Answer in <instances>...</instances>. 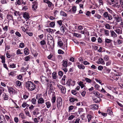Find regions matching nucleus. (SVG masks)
I'll list each match as a JSON object with an SVG mask.
<instances>
[{"instance_id": "obj_1", "label": "nucleus", "mask_w": 123, "mask_h": 123, "mask_svg": "<svg viewBox=\"0 0 123 123\" xmlns=\"http://www.w3.org/2000/svg\"><path fill=\"white\" fill-rule=\"evenodd\" d=\"M25 86L27 89L29 91H33L36 88L35 85L31 81H28L26 82Z\"/></svg>"}, {"instance_id": "obj_2", "label": "nucleus", "mask_w": 123, "mask_h": 123, "mask_svg": "<svg viewBox=\"0 0 123 123\" xmlns=\"http://www.w3.org/2000/svg\"><path fill=\"white\" fill-rule=\"evenodd\" d=\"M56 102V106L57 109L58 110L60 109L62 103V100L61 97H59L57 98Z\"/></svg>"}, {"instance_id": "obj_3", "label": "nucleus", "mask_w": 123, "mask_h": 123, "mask_svg": "<svg viewBox=\"0 0 123 123\" xmlns=\"http://www.w3.org/2000/svg\"><path fill=\"white\" fill-rule=\"evenodd\" d=\"M41 80L43 83H46L47 85H48L49 84V83L51 82L49 81V79L46 77L42 76L41 77Z\"/></svg>"}, {"instance_id": "obj_4", "label": "nucleus", "mask_w": 123, "mask_h": 123, "mask_svg": "<svg viewBox=\"0 0 123 123\" xmlns=\"http://www.w3.org/2000/svg\"><path fill=\"white\" fill-rule=\"evenodd\" d=\"M103 16L105 18L109 21H111L113 19L112 16L110 14H109L107 12H105L103 14Z\"/></svg>"}, {"instance_id": "obj_5", "label": "nucleus", "mask_w": 123, "mask_h": 123, "mask_svg": "<svg viewBox=\"0 0 123 123\" xmlns=\"http://www.w3.org/2000/svg\"><path fill=\"white\" fill-rule=\"evenodd\" d=\"M75 81H73L71 79H69L67 81L66 84L69 86H74L75 85Z\"/></svg>"}, {"instance_id": "obj_6", "label": "nucleus", "mask_w": 123, "mask_h": 123, "mask_svg": "<svg viewBox=\"0 0 123 123\" xmlns=\"http://www.w3.org/2000/svg\"><path fill=\"white\" fill-rule=\"evenodd\" d=\"M92 99L93 101L96 103H99L101 101L100 98L97 96H93Z\"/></svg>"}, {"instance_id": "obj_7", "label": "nucleus", "mask_w": 123, "mask_h": 123, "mask_svg": "<svg viewBox=\"0 0 123 123\" xmlns=\"http://www.w3.org/2000/svg\"><path fill=\"white\" fill-rule=\"evenodd\" d=\"M114 18L116 20L117 22H118L122 21L121 18L119 17V16L117 14H114L113 15Z\"/></svg>"}, {"instance_id": "obj_8", "label": "nucleus", "mask_w": 123, "mask_h": 123, "mask_svg": "<svg viewBox=\"0 0 123 123\" xmlns=\"http://www.w3.org/2000/svg\"><path fill=\"white\" fill-rule=\"evenodd\" d=\"M8 90L10 94H15L16 93V90L11 86L8 87Z\"/></svg>"}, {"instance_id": "obj_9", "label": "nucleus", "mask_w": 123, "mask_h": 123, "mask_svg": "<svg viewBox=\"0 0 123 123\" xmlns=\"http://www.w3.org/2000/svg\"><path fill=\"white\" fill-rule=\"evenodd\" d=\"M68 60L67 59H64L62 61V66L63 67H67L68 65Z\"/></svg>"}, {"instance_id": "obj_10", "label": "nucleus", "mask_w": 123, "mask_h": 123, "mask_svg": "<svg viewBox=\"0 0 123 123\" xmlns=\"http://www.w3.org/2000/svg\"><path fill=\"white\" fill-rule=\"evenodd\" d=\"M89 107L92 110H95L98 108V106L97 105L94 104L90 105Z\"/></svg>"}, {"instance_id": "obj_11", "label": "nucleus", "mask_w": 123, "mask_h": 123, "mask_svg": "<svg viewBox=\"0 0 123 123\" xmlns=\"http://www.w3.org/2000/svg\"><path fill=\"white\" fill-rule=\"evenodd\" d=\"M23 16L26 20H28L30 18V16L29 13L26 12H23ZM27 21V20H26V21Z\"/></svg>"}, {"instance_id": "obj_12", "label": "nucleus", "mask_w": 123, "mask_h": 123, "mask_svg": "<svg viewBox=\"0 0 123 123\" xmlns=\"http://www.w3.org/2000/svg\"><path fill=\"white\" fill-rule=\"evenodd\" d=\"M111 70V69L105 67L104 69L103 73L106 74H108L110 73Z\"/></svg>"}, {"instance_id": "obj_13", "label": "nucleus", "mask_w": 123, "mask_h": 123, "mask_svg": "<svg viewBox=\"0 0 123 123\" xmlns=\"http://www.w3.org/2000/svg\"><path fill=\"white\" fill-rule=\"evenodd\" d=\"M49 43H50L49 44L50 47H54L55 45V43L54 41L52 38L50 39L49 40H48Z\"/></svg>"}, {"instance_id": "obj_14", "label": "nucleus", "mask_w": 123, "mask_h": 123, "mask_svg": "<svg viewBox=\"0 0 123 123\" xmlns=\"http://www.w3.org/2000/svg\"><path fill=\"white\" fill-rule=\"evenodd\" d=\"M66 28L65 26L63 24L62 26L60 28V31L61 32L63 33H64L65 30H66Z\"/></svg>"}, {"instance_id": "obj_15", "label": "nucleus", "mask_w": 123, "mask_h": 123, "mask_svg": "<svg viewBox=\"0 0 123 123\" xmlns=\"http://www.w3.org/2000/svg\"><path fill=\"white\" fill-rule=\"evenodd\" d=\"M37 103L38 104H42L44 103V99L42 98H40L38 99Z\"/></svg>"}, {"instance_id": "obj_16", "label": "nucleus", "mask_w": 123, "mask_h": 123, "mask_svg": "<svg viewBox=\"0 0 123 123\" xmlns=\"http://www.w3.org/2000/svg\"><path fill=\"white\" fill-rule=\"evenodd\" d=\"M110 32L111 33V36L113 37L114 38L116 37H117V35L115 33V32L112 30L110 31Z\"/></svg>"}, {"instance_id": "obj_17", "label": "nucleus", "mask_w": 123, "mask_h": 123, "mask_svg": "<svg viewBox=\"0 0 123 123\" xmlns=\"http://www.w3.org/2000/svg\"><path fill=\"white\" fill-rule=\"evenodd\" d=\"M87 117L88 119V122H89L92 119L94 118V116L90 114H88L87 116Z\"/></svg>"}, {"instance_id": "obj_18", "label": "nucleus", "mask_w": 123, "mask_h": 123, "mask_svg": "<svg viewBox=\"0 0 123 123\" xmlns=\"http://www.w3.org/2000/svg\"><path fill=\"white\" fill-rule=\"evenodd\" d=\"M32 113L33 115H38L40 113L39 112V109L38 108H35V110L33 111Z\"/></svg>"}, {"instance_id": "obj_19", "label": "nucleus", "mask_w": 123, "mask_h": 123, "mask_svg": "<svg viewBox=\"0 0 123 123\" xmlns=\"http://www.w3.org/2000/svg\"><path fill=\"white\" fill-rule=\"evenodd\" d=\"M105 96L109 99H111L113 98V96L107 93V92L105 93Z\"/></svg>"}, {"instance_id": "obj_20", "label": "nucleus", "mask_w": 123, "mask_h": 123, "mask_svg": "<svg viewBox=\"0 0 123 123\" xmlns=\"http://www.w3.org/2000/svg\"><path fill=\"white\" fill-rule=\"evenodd\" d=\"M5 56L4 55H0V58L1 60V62L2 63H4L5 62Z\"/></svg>"}, {"instance_id": "obj_21", "label": "nucleus", "mask_w": 123, "mask_h": 123, "mask_svg": "<svg viewBox=\"0 0 123 123\" xmlns=\"http://www.w3.org/2000/svg\"><path fill=\"white\" fill-rule=\"evenodd\" d=\"M17 3L18 5L23 4L24 5H25L26 4V2H24L23 0H18L17 2Z\"/></svg>"}, {"instance_id": "obj_22", "label": "nucleus", "mask_w": 123, "mask_h": 123, "mask_svg": "<svg viewBox=\"0 0 123 123\" xmlns=\"http://www.w3.org/2000/svg\"><path fill=\"white\" fill-rule=\"evenodd\" d=\"M113 42L114 43L117 42L118 44L119 45L123 43V41L119 39H118L117 40H116L115 39L114 40Z\"/></svg>"}, {"instance_id": "obj_23", "label": "nucleus", "mask_w": 123, "mask_h": 123, "mask_svg": "<svg viewBox=\"0 0 123 123\" xmlns=\"http://www.w3.org/2000/svg\"><path fill=\"white\" fill-rule=\"evenodd\" d=\"M107 113L108 114L110 115H112L113 113L112 110L111 108L110 107L108 108L107 110Z\"/></svg>"}, {"instance_id": "obj_24", "label": "nucleus", "mask_w": 123, "mask_h": 123, "mask_svg": "<svg viewBox=\"0 0 123 123\" xmlns=\"http://www.w3.org/2000/svg\"><path fill=\"white\" fill-rule=\"evenodd\" d=\"M110 88L111 89H110V90H112V91L113 92L117 94H118V92L116 91V87H111Z\"/></svg>"}, {"instance_id": "obj_25", "label": "nucleus", "mask_w": 123, "mask_h": 123, "mask_svg": "<svg viewBox=\"0 0 123 123\" xmlns=\"http://www.w3.org/2000/svg\"><path fill=\"white\" fill-rule=\"evenodd\" d=\"M7 19H8V20H13L12 15H11L7 14Z\"/></svg>"}, {"instance_id": "obj_26", "label": "nucleus", "mask_w": 123, "mask_h": 123, "mask_svg": "<svg viewBox=\"0 0 123 123\" xmlns=\"http://www.w3.org/2000/svg\"><path fill=\"white\" fill-rule=\"evenodd\" d=\"M19 117L21 118L22 119H25L26 117L24 114L22 113H21L19 115Z\"/></svg>"}, {"instance_id": "obj_27", "label": "nucleus", "mask_w": 123, "mask_h": 123, "mask_svg": "<svg viewBox=\"0 0 123 123\" xmlns=\"http://www.w3.org/2000/svg\"><path fill=\"white\" fill-rule=\"evenodd\" d=\"M12 55L9 54L8 52L7 51L6 53V57L8 58H10L11 56L12 55L14 56L15 55V54L14 53H12Z\"/></svg>"}, {"instance_id": "obj_28", "label": "nucleus", "mask_w": 123, "mask_h": 123, "mask_svg": "<svg viewBox=\"0 0 123 123\" xmlns=\"http://www.w3.org/2000/svg\"><path fill=\"white\" fill-rule=\"evenodd\" d=\"M24 52L26 55H28L29 54V50L27 48H25L24 50Z\"/></svg>"}, {"instance_id": "obj_29", "label": "nucleus", "mask_w": 123, "mask_h": 123, "mask_svg": "<svg viewBox=\"0 0 123 123\" xmlns=\"http://www.w3.org/2000/svg\"><path fill=\"white\" fill-rule=\"evenodd\" d=\"M57 44L60 47L62 46L63 45V43L61 40L60 39H58V40Z\"/></svg>"}, {"instance_id": "obj_30", "label": "nucleus", "mask_w": 123, "mask_h": 123, "mask_svg": "<svg viewBox=\"0 0 123 123\" xmlns=\"http://www.w3.org/2000/svg\"><path fill=\"white\" fill-rule=\"evenodd\" d=\"M3 97L4 98V100H7L8 98V96L5 93H3Z\"/></svg>"}, {"instance_id": "obj_31", "label": "nucleus", "mask_w": 123, "mask_h": 123, "mask_svg": "<svg viewBox=\"0 0 123 123\" xmlns=\"http://www.w3.org/2000/svg\"><path fill=\"white\" fill-rule=\"evenodd\" d=\"M40 44L41 46H43L45 44H46V47H47V45L46 44V42L44 40H43L40 42Z\"/></svg>"}, {"instance_id": "obj_32", "label": "nucleus", "mask_w": 123, "mask_h": 123, "mask_svg": "<svg viewBox=\"0 0 123 123\" xmlns=\"http://www.w3.org/2000/svg\"><path fill=\"white\" fill-rule=\"evenodd\" d=\"M2 117H1V116L0 118V121L2 122V123H4V122H5L6 121L5 118L3 115L2 116Z\"/></svg>"}, {"instance_id": "obj_33", "label": "nucleus", "mask_w": 123, "mask_h": 123, "mask_svg": "<svg viewBox=\"0 0 123 123\" xmlns=\"http://www.w3.org/2000/svg\"><path fill=\"white\" fill-rule=\"evenodd\" d=\"M45 104L46 105L47 108H49L51 106V103L49 101H48L45 103Z\"/></svg>"}, {"instance_id": "obj_34", "label": "nucleus", "mask_w": 123, "mask_h": 123, "mask_svg": "<svg viewBox=\"0 0 123 123\" xmlns=\"http://www.w3.org/2000/svg\"><path fill=\"white\" fill-rule=\"evenodd\" d=\"M56 97L55 96H53L52 97L51 101L52 103H54L55 102Z\"/></svg>"}, {"instance_id": "obj_35", "label": "nucleus", "mask_w": 123, "mask_h": 123, "mask_svg": "<svg viewBox=\"0 0 123 123\" xmlns=\"http://www.w3.org/2000/svg\"><path fill=\"white\" fill-rule=\"evenodd\" d=\"M77 67L80 69H85V67L84 65L81 64L78 65Z\"/></svg>"}, {"instance_id": "obj_36", "label": "nucleus", "mask_w": 123, "mask_h": 123, "mask_svg": "<svg viewBox=\"0 0 123 123\" xmlns=\"http://www.w3.org/2000/svg\"><path fill=\"white\" fill-rule=\"evenodd\" d=\"M115 32L118 34H122V31L119 29H117L115 30Z\"/></svg>"}, {"instance_id": "obj_37", "label": "nucleus", "mask_w": 123, "mask_h": 123, "mask_svg": "<svg viewBox=\"0 0 123 123\" xmlns=\"http://www.w3.org/2000/svg\"><path fill=\"white\" fill-rule=\"evenodd\" d=\"M98 61L99 62H99L100 63H101L103 64H105V62L104 61L102 58H99Z\"/></svg>"}, {"instance_id": "obj_38", "label": "nucleus", "mask_w": 123, "mask_h": 123, "mask_svg": "<svg viewBox=\"0 0 123 123\" xmlns=\"http://www.w3.org/2000/svg\"><path fill=\"white\" fill-rule=\"evenodd\" d=\"M73 36L77 37L78 38L81 37V34L79 33H74L73 34Z\"/></svg>"}, {"instance_id": "obj_39", "label": "nucleus", "mask_w": 123, "mask_h": 123, "mask_svg": "<svg viewBox=\"0 0 123 123\" xmlns=\"http://www.w3.org/2000/svg\"><path fill=\"white\" fill-rule=\"evenodd\" d=\"M77 10L76 7L75 6H73L72 8V12L73 13H75Z\"/></svg>"}, {"instance_id": "obj_40", "label": "nucleus", "mask_w": 123, "mask_h": 123, "mask_svg": "<svg viewBox=\"0 0 123 123\" xmlns=\"http://www.w3.org/2000/svg\"><path fill=\"white\" fill-rule=\"evenodd\" d=\"M78 85L81 87L82 89L83 88L84 86H85L83 84V82L81 81H80L79 82Z\"/></svg>"}, {"instance_id": "obj_41", "label": "nucleus", "mask_w": 123, "mask_h": 123, "mask_svg": "<svg viewBox=\"0 0 123 123\" xmlns=\"http://www.w3.org/2000/svg\"><path fill=\"white\" fill-rule=\"evenodd\" d=\"M112 40L106 38L105 39V42L107 43H110L112 42Z\"/></svg>"}, {"instance_id": "obj_42", "label": "nucleus", "mask_w": 123, "mask_h": 123, "mask_svg": "<svg viewBox=\"0 0 123 123\" xmlns=\"http://www.w3.org/2000/svg\"><path fill=\"white\" fill-rule=\"evenodd\" d=\"M60 14L61 15L64 17L66 16L67 15V14L64 12L63 11H60Z\"/></svg>"}, {"instance_id": "obj_43", "label": "nucleus", "mask_w": 123, "mask_h": 123, "mask_svg": "<svg viewBox=\"0 0 123 123\" xmlns=\"http://www.w3.org/2000/svg\"><path fill=\"white\" fill-rule=\"evenodd\" d=\"M55 25V22H51L49 24V25L50 27H54Z\"/></svg>"}, {"instance_id": "obj_44", "label": "nucleus", "mask_w": 123, "mask_h": 123, "mask_svg": "<svg viewBox=\"0 0 123 123\" xmlns=\"http://www.w3.org/2000/svg\"><path fill=\"white\" fill-rule=\"evenodd\" d=\"M112 78L114 80H117L119 79V77L117 75H114L112 77Z\"/></svg>"}, {"instance_id": "obj_45", "label": "nucleus", "mask_w": 123, "mask_h": 123, "mask_svg": "<svg viewBox=\"0 0 123 123\" xmlns=\"http://www.w3.org/2000/svg\"><path fill=\"white\" fill-rule=\"evenodd\" d=\"M66 76L64 75L63 76L62 78V83L64 84L65 82V79L66 78Z\"/></svg>"}, {"instance_id": "obj_46", "label": "nucleus", "mask_w": 123, "mask_h": 123, "mask_svg": "<svg viewBox=\"0 0 123 123\" xmlns=\"http://www.w3.org/2000/svg\"><path fill=\"white\" fill-rule=\"evenodd\" d=\"M52 76L53 79H55L56 78V73L55 72H54L52 74Z\"/></svg>"}, {"instance_id": "obj_47", "label": "nucleus", "mask_w": 123, "mask_h": 123, "mask_svg": "<svg viewBox=\"0 0 123 123\" xmlns=\"http://www.w3.org/2000/svg\"><path fill=\"white\" fill-rule=\"evenodd\" d=\"M62 93L63 94H65L66 92V88L64 87H63L62 89L61 90Z\"/></svg>"}, {"instance_id": "obj_48", "label": "nucleus", "mask_w": 123, "mask_h": 123, "mask_svg": "<svg viewBox=\"0 0 123 123\" xmlns=\"http://www.w3.org/2000/svg\"><path fill=\"white\" fill-rule=\"evenodd\" d=\"M104 30V32L105 35L106 36H109V31L105 29V30Z\"/></svg>"}, {"instance_id": "obj_49", "label": "nucleus", "mask_w": 123, "mask_h": 123, "mask_svg": "<svg viewBox=\"0 0 123 123\" xmlns=\"http://www.w3.org/2000/svg\"><path fill=\"white\" fill-rule=\"evenodd\" d=\"M86 80L87 82L90 83L91 82L92 80L91 79H89L87 78H86L85 79V80H83V81Z\"/></svg>"}, {"instance_id": "obj_50", "label": "nucleus", "mask_w": 123, "mask_h": 123, "mask_svg": "<svg viewBox=\"0 0 123 123\" xmlns=\"http://www.w3.org/2000/svg\"><path fill=\"white\" fill-rule=\"evenodd\" d=\"M10 68H15L16 67V64L13 63L10 64L9 66Z\"/></svg>"}, {"instance_id": "obj_51", "label": "nucleus", "mask_w": 123, "mask_h": 123, "mask_svg": "<svg viewBox=\"0 0 123 123\" xmlns=\"http://www.w3.org/2000/svg\"><path fill=\"white\" fill-rule=\"evenodd\" d=\"M16 85L18 86H20L21 85V83L20 81L17 80L16 82Z\"/></svg>"}, {"instance_id": "obj_52", "label": "nucleus", "mask_w": 123, "mask_h": 123, "mask_svg": "<svg viewBox=\"0 0 123 123\" xmlns=\"http://www.w3.org/2000/svg\"><path fill=\"white\" fill-rule=\"evenodd\" d=\"M105 27L107 29H110L111 28L110 25L108 24H105Z\"/></svg>"}, {"instance_id": "obj_53", "label": "nucleus", "mask_w": 123, "mask_h": 123, "mask_svg": "<svg viewBox=\"0 0 123 123\" xmlns=\"http://www.w3.org/2000/svg\"><path fill=\"white\" fill-rule=\"evenodd\" d=\"M46 30L48 32L51 33H52V32L53 31V30L50 28L47 29H46Z\"/></svg>"}, {"instance_id": "obj_54", "label": "nucleus", "mask_w": 123, "mask_h": 123, "mask_svg": "<svg viewBox=\"0 0 123 123\" xmlns=\"http://www.w3.org/2000/svg\"><path fill=\"white\" fill-rule=\"evenodd\" d=\"M93 93L94 94L96 95L95 96L98 97V94L99 93L97 91H93Z\"/></svg>"}, {"instance_id": "obj_55", "label": "nucleus", "mask_w": 123, "mask_h": 123, "mask_svg": "<svg viewBox=\"0 0 123 123\" xmlns=\"http://www.w3.org/2000/svg\"><path fill=\"white\" fill-rule=\"evenodd\" d=\"M22 75L19 74L17 76V78L20 80H22Z\"/></svg>"}, {"instance_id": "obj_56", "label": "nucleus", "mask_w": 123, "mask_h": 123, "mask_svg": "<svg viewBox=\"0 0 123 123\" xmlns=\"http://www.w3.org/2000/svg\"><path fill=\"white\" fill-rule=\"evenodd\" d=\"M74 106L73 105H71L68 107V111L69 112L71 110H72L73 109H74Z\"/></svg>"}, {"instance_id": "obj_57", "label": "nucleus", "mask_w": 123, "mask_h": 123, "mask_svg": "<svg viewBox=\"0 0 123 123\" xmlns=\"http://www.w3.org/2000/svg\"><path fill=\"white\" fill-rule=\"evenodd\" d=\"M105 61H108L109 59V56L107 55H105L103 57Z\"/></svg>"}, {"instance_id": "obj_58", "label": "nucleus", "mask_w": 123, "mask_h": 123, "mask_svg": "<svg viewBox=\"0 0 123 123\" xmlns=\"http://www.w3.org/2000/svg\"><path fill=\"white\" fill-rule=\"evenodd\" d=\"M57 23L60 26H61L62 24V20H60L57 21Z\"/></svg>"}, {"instance_id": "obj_59", "label": "nucleus", "mask_w": 123, "mask_h": 123, "mask_svg": "<svg viewBox=\"0 0 123 123\" xmlns=\"http://www.w3.org/2000/svg\"><path fill=\"white\" fill-rule=\"evenodd\" d=\"M47 4L48 5V6L49 7H51L52 5H53L52 3L49 0L48 2H47Z\"/></svg>"}, {"instance_id": "obj_60", "label": "nucleus", "mask_w": 123, "mask_h": 123, "mask_svg": "<svg viewBox=\"0 0 123 123\" xmlns=\"http://www.w3.org/2000/svg\"><path fill=\"white\" fill-rule=\"evenodd\" d=\"M30 58L29 56V55L26 56L25 58V60L26 61H30Z\"/></svg>"}, {"instance_id": "obj_61", "label": "nucleus", "mask_w": 123, "mask_h": 123, "mask_svg": "<svg viewBox=\"0 0 123 123\" xmlns=\"http://www.w3.org/2000/svg\"><path fill=\"white\" fill-rule=\"evenodd\" d=\"M62 69L65 72V74H66V73L68 71V69L67 68V67H63L62 68Z\"/></svg>"}, {"instance_id": "obj_62", "label": "nucleus", "mask_w": 123, "mask_h": 123, "mask_svg": "<svg viewBox=\"0 0 123 123\" xmlns=\"http://www.w3.org/2000/svg\"><path fill=\"white\" fill-rule=\"evenodd\" d=\"M16 54L17 55L19 54H23V53L21 52V51L20 49H18L17 51Z\"/></svg>"}, {"instance_id": "obj_63", "label": "nucleus", "mask_w": 123, "mask_h": 123, "mask_svg": "<svg viewBox=\"0 0 123 123\" xmlns=\"http://www.w3.org/2000/svg\"><path fill=\"white\" fill-rule=\"evenodd\" d=\"M31 101L33 104H35L36 103V100L35 98H33L32 99Z\"/></svg>"}, {"instance_id": "obj_64", "label": "nucleus", "mask_w": 123, "mask_h": 123, "mask_svg": "<svg viewBox=\"0 0 123 123\" xmlns=\"http://www.w3.org/2000/svg\"><path fill=\"white\" fill-rule=\"evenodd\" d=\"M69 101L71 102H73L75 101V98L73 97H71L70 98Z\"/></svg>"}]
</instances>
